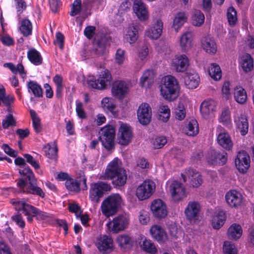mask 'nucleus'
<instances>
[{
    "label": "nucleus",
    "mask_w": 254,
    "mask_h": 254,
    "mask_svg": "<svg viewBox=\"0 0 254 254\" xmlns=\"http://www.w3.org/2000/svg\"><path fill=\"white\" fill-rule=\"evenodd\" d=\"M129 85L123 80H117L114 82L112 86L113 95L119 99H123L128 94Z\"/></svg>",
    "instance_id": "obj_19"
},
{
    "label": "nucleus",
    "mask_w": 254,
    "mask_h": 254,
    "mask_svg": "<svg viewBox=\"0 0 254 254\" xmlns=\"http://www.w3.org/2000/svg\"><path fill=\"white\" fill-rule=\"evenodd\" d=\"M125 51L121 49H118L115 56L116 62L119 65H122L125 60Z\"/></svg>",
    "instance_id": "obj_63"
},
{
    "label": "nucleus",
    "mask_w": 254,
    "mask_h": 254,
    "mask_svg": "<svg viewBox=\"0 0 254 254\" xmlns=\"http://www.w3.org/2000/svg\"><path fill=\"white\" fill-rule=\"evenodd\" d=\"M19 172L21 175L26 177L28 181L35 178L32 171L27 165L21 167V168L19 170Z\"/></svg>",
    "instance_id": "obj_56"
},
{
    "label": "nucleus",
    "mask_w": 254,
    "mask_h": 254,
    "mask_svg": "<svg viewBox=\"0 0 254 254\" xmlns=\"http://www.w3.org/2000/svg\"><path fill=\"white\" fill-rule=\"evenodd\" d=\"M150 210L153 216L158 219L164 218L168 215L167 205L160 199H156L152 201Z\"/></svg>",
    "instance_id": "obj_15"
},
{
    "label": "nucleus",
    "mask_w": 254,
    "mask_h": 254,
    "mask_svg": "<svg viewBox=\"0 0 254 254\" xmlns=\"http://www.w3.org/2000/svg\"><path fill=\"white\" fill-rule=\"evenodd\" d=\"M235 164L239 171L246 173L250 166V157L245 151H241L237 154L235 159Z\"/></svg>",
    "instance_id": "obj_21"
},
{
    "label": "nucleus",
    "mask_w": 254,
    "mask_h": 254,
    "mask_svg": "<svg viewBox=\"0 0 254 254\" xmlns=\"http://www.w3.org/2000/svg\"><path fill=\"white\" fill-rule=\"evenodd\" d=\"M188 220L195 223L199 220L201 214V206L197 201H190L184 211Z\"/></svg>",
    "instance_id": "obj_12"
},
{
    "label": "nucleus",
    "mask_w": 254,
    "mask_h": 254,
    "mask_svg": "<svg viewBox=\"0 0 254 254\" xmlns=\"http://www.w3.org/2000/svg\"><path fill=\"white\" fill-rule=\"evenodd\" d=\"M100 139L102 145L108 150L114 147V140L115 136V129L111 125L106 126L99 131Z\"/></svg>",
    "instance_id": "obj_10"
},
{
    "label": "nucleus",
    "mask_w": 254,
    "mask_h": 254,
    "mask_svg": "<svg viewBox=\"0 0 254 254\" xmlns=\"http://www.w3.org/2000/svg\"><path fill=\"white\" fill-rule=\"evenodd\" d=\"M167 142V139L164 136H158L153 138L151 140V145L153 148H162Z\"/></svg>",
    "instance_id": "obj_46"
},
{
    "label": "nucleus",
    "mask_w": 254,
    "mask_h": 254,
    "mask_svg": "<svg viewBox=\"0 0 254 254\" xmlns=\"http://www.w3.org/2000/svg\"><path fill=\"white\" fill-rule=\"evenodd\" d=\"M101 105L106 112H111L114 115L116 114V102L112 98H104L101 101Z\"/></svg>",
    "instance_id": "obj_35"
},
{
    "label": "nucleus",
    "mask_w": 254,
    "mask_h": 254,
    "mask_svg": "<svg viewBox=\"0 0 254 254\" xmlns=\"http://www.w3.org/2000/svg\"><path fill=\"white\" fill-rule=\"evenodd\" d=\"M46 156L52 159L57 158L58 155V148L55 142L48 143L45 146Z\"/></svg>",
    "instance_id": "obj_41"
},
{
    "label": "nucleus",
    "mask_w": 254,
    "mask_h": 254,
    "mask_svg": "<svg viewBox=\"0 0 254 254\" xmlns=\"http://www.w3.org/2000/svg\"><path fill=\"white\" fill-rule=\"evenodd\" d=\"M243 233L241 226L237 224H233L228 229L227 234L229 238L235 240L239 239Z\"/></svg>",
    "instance_id": "obj_39"
},
{
    "label": "nucleus",
    "mask_w": 254,
    "mask_h": 254,
    "mask_svg": "<svg viewBox=\"0 0 254 254\" xmlns=\"http://www.w3.org/2000/svg\"><path fill=\"white\" fill-rule=\"evenodd\" d=\"M223 248L224 254H237L238 251L235 245L228 241L224 242Z\"/></svg>",
    "instance_id": "obj_57"
},
{
    "label": "nucleus",
    "mask_w": 254,
    "mask_h": 254,
    "mask_svg": "<svg viewBox=\"0 0 254 254\" xmlns=\"http://www.w3.org/2000/svg\"><path fill=\"white\" fill-rule=\"evenodd\" d=\"M10 202L17 211L23 210L27 204L25 200L19 198L11 199Z\"/></svg>",
    "instance_id": "obj_55"
},
{
    "label": "nucleus",
    "mask_w": 254,
    "mask_h": 254,
    "mask_svg": "<svg viewBox=\"0 0 254 254\" xmlns=\"http://www.w3.org/2000/svg\"><path fill=\"white\" fill-rule=\"evenodd\" d=\"M17 184L21 191L37 195L41 198L45 196L44 191L37 185L36 178L28 181V183H26L23 179H19Z\"/></svg>",
    "instance_id": "obj_5"
},
{
    "label": "nucleus",
    "mask_w": 254,
    "mask_h": 254,
    "mask_svg": "<svg viewBox=\"0 0 254 254\" xmlns=\"http://www.w3.org/2000/svg\"><path fill=\"white\" fill-rule=\"evenodd\" d=\"M175 117L178 120H183L186 117V110L184 105L179 103L175 109Z\"/></svg>",
    "instance_id": "obj_59"
},
{
    "label": "nucleus",
    "mask_w": 254,
    "mask_h": 254,
    "mask_svg": "<svg viewBox=\"0 0 254 254\" xmlns=\"http://www.w3.org/2000/svg\"><path fill=\"white\" fill-rule=\"evenodd\" d=\"M14 100V98L13 96L11 95H6L5 92L4 93V95H3L0 99V102L1 101L4 105L8 107L7 110L10 112L11 109L9 106L13 103Z\"/></svg>",
    "instance_id": "obj_61"
},
{
    "label": "nucleus",
    "mask_w": 254,
    "mask_h": 254,
    "mask_svg": "<svg viewBox=\"0 0 254 254\" xmlns=\"http://www.w3.org/2000/svg\"><path fill=\"white\" fill-rule=\"evenodd\" d=\"M138 241L140 247L144 251L154 254L157 251V249L154 243L149 239H147L144 236L140 235L138 238Z\"/></svg>",
    "instance_id": "obj_32"
},
{
    "label": "nucleus",
    "mask_w": 254,
    "mask_h": 254,
    "mask_svg": "<svg viewBox=\"0 0 254 254\" xmlns=\"http://www.w3.org/2000/svg\"><path fill=\"white\" fill-rule=\"evenodd\" d=\"M217 130L218 132V143L226 150H231L233 147V143L229 134L221 126L218 127Z\"/></svg>",
    "instance_id": "obj_24"
},
{
    "label": "nucleus",
    "mask_w": 254,
    "mask_h": 254,
    "mask_svg": "<svg viewBox=\"0 0 254 254\" xmlns=\"http://www.w3.org/2000/svg\"><path fill=\"white\" fill-rule=\"evenodd\" d=\"M234 96L235 101L240 104L245 103L247 100L246 91L242 87H236L234 88Z\"/></svg>",
    "instance_id": "obj_38"
},
{
    "label": "nucleus",
    "mask_w": 254,
    "mask_h": 254,
    "mask_svg": "<svg viewBox=\"0 0 254 254\" xmlns=\"http://www.w3.org/2000/svg\"><path fill=\"white\" fill-rule=\"evenodd\" d=\"M30 113L34 129L36 133H39L42 130L40 119L34 110H30Z\"/></svg>",
    "instance_id": "obj_49"
},
{
    "label": "nucleus",
    "mask_w": 254,
    "mask_h": 254,
    "mask_svg": "<svg viewBox=\"0 0 254 254\" xmlns=\"http://www.w3.org/2000/svg\"><path fill=\"white\" fill-rule=\"evenodd\" d=\"M219 121L227 127H230L231 125V118L230 111L228 109H225L222 111L219 117Z\"/></svg>",
    "instance_id": "obj_47"
},
{
    "label": "nucleus",
    "mask_w": 254,
    "mask_h": 254,
    "mask_svg": "<svg viewBox=\"0 0 254 254\" xmlns=\"http://www.w3.org/2000/svg\"><path fill=\"white\" fill-rule=\"evenodd\" d=\"M112 189L110 184L98 182L91 186L89 198L95 202H98L103 195L104 191H110Z\"/></svg>",
    "instance_id": "obj_11"
},
{
    "label": "nucleus",
    "mask_w": 254,
    "mask_h": 254,
    "mask_svg": "<svg viewBox=\"0 0 254 254\" xmlns=\"http://www.w3.org/2000/svg\"><path fill=\"white\" fill-rule=\"evenodd\" d=\"M111 79V75L109 70L104 69L101 71L98 79H95L94 76H89L88 84L93 88L104 89L110 84Z\"/></svg>",
    "instance_id": "obj_8"
},
{
    "label": "nucleus",
    "mask_w": 254,
    "mask_h": 254,
    "mask_svg": "<svg viewBox=\"0 0 254 254\" xmlns=\"http://www.w3.org/2000/svg\"><path fill=\"white\" fill-rule=\"evenodd\" d=\"M188 16L185 12H178L173 20L172 27L173 29L178 31L187 21Z\"/></svg>",
    "instance_id": "obj_36"
},
{
    "label": "nucleus",
    "mask_w": 254,
    "mask_h": 254,
    "mask_svg": "<svg viewBox=\"0 0 254 254\" xmlns=\"http://www.w3.org/2000/svg\"><path fill=\"white\" fill-rule=\"evenodd\" d=\"M76 112L78 117L80 119L86 118V113L83 107V104L78 101L76 102Z\"/></svg>",
    "instance_id": "obj_64"
},
{
    "label": "nucleus",
    "mask_w": 254,
    "mask_h": 254,
    "mask_svg": "<svg viewBox=\"0 0 254 254\" xmlns=\"http://www.w3.org/2000/svg\"><path fill=\"white\" fill-rule=\"evenodd\" d=\"M199 131L198 124L195 120H191L187 125L185 128L186 133L190 136L197 134Z\"/></svg>",
    "instance_id": "obj_40"
},
{
    "label": "nucleus",
    "mask_w": 254,
    "mask_h": 254,
    "mask_svg": "<svg viewBox=\"0 0 254 254\" xmlns=\"http://www.w3.org/2000/svg\"><path fill=\"white\" fill-rule=\"evenodd\" d=\"M104 0H86L83 1L87 8L90 7L98 8L99 5L103 4Z\"/></svg>",
    "instance_id": "obj_62"
},
{
    "label": "nucleus",
    "mask_w": 254,
    "mask_h": 254,
    "mask_svg": "<svg viewBox=\"0 0 254 254\" xmlns=\"http://www.w3.org/2000/svg\"><path fill=\"white\" fill-rule=\"evenodd\" d=\"M225 199L227 203L231 207L238 208L241 205L243 197L242 194L233 190H229L225 194Z\"/></svg>",
    "instance_id": "obj_22"
},
{
    "label": "nucleus",
    "mask_w": 254,
    "mask_h": 254,
    "mask_svg": "<svg viewBox=\"0 0 254 254\" xmlns=\"http://www.w3.org/2000/svg\"><path fill=\"white\" fill-rule=\"evenodd\" d=\"M132 8L140 21H145L148 19L149 14L147 7L142 0H134Z\"/></svg>",
    "instance_id": "obj_23"
},
{
    "label": "nucleus",
    "mask_w": 254,
    "mask_h": 254,
    "mask_svg": "<svg viewBox=\"0 0 254 254\" xmlns=\"http://www.w3.org/2000/svg\"><path fill=\"white\" fill-rule=\"evenodd\" d=\"M22 211L25 215L27 216V220L29 222H31L33 220V217L37 216L38 214V209L28 203L25 206Z\"/></svg>",
    "instance_id": "obj_45"
},
{
    "label": "nucleus",
    "mask_w": 254,
    "mask_h": 254,
    "mask_svg": "<svg viewBox=\"0 0 254 254\" xmlns=\"http://www.w3.org/2000/svg\"><path fill=\"white\" fill-rule=\"evenodd\" d=\"M206 160L210 165H223L227 162V154L224 151L211 149L207 152Z\"/></svg>",
    "instance_id": "obj_13"
},
{
    "label": "nucleus",
    "mask_w": 254,
    "mask_h": 254,
    "mask_svg": "<svg viewBox=\"0 0 254 254\" xmlns=\"http://www.w3.org/2000/svg\"><path fill=\"white\" fill-rule=\"evenodd\" d=\"M240 64L243 69L246 72L251 71L253 68V59L249 54H245L241 57Z\"/></svg>",
    "instance_id": "obj_34"
},
{
    "label": "nucleus",
    "mask_w": 254,
    "mask_h": 254,
    "mask_svg": "<svg viewBox=\"0 0 254 254\" xmlns=\"http://www.w3.org/2000/svg\"><path fill=\"white\" fill-rule=\"evenodd\" d=\"M184 182H188L189 185L193 188H197L201 184L202 179L200 173L196 170L189 168L181 174Z\"/></svg>",
    "instance_id": "obj_14"
},
{
    "label": "nucleus",
    "mask_w": 254,
    "mask_h": 254,
    "mask_svg": "<svg viewBox=\"0 0 254 254\" xmlns=\"http://www.w3.org/2000/svg\"><path fill=\"white\" fill-rule=\"evenodd\" d=\"M234 122L242 135H245L248 133L249 124L246 116L242 114H237L234 117Z\"/></svg>",
    "instance_id": "obj_28"
},
{
    "label": "nucleus",
    "mask_w": 254,
    "mask_h": 254,
    "mask_svg": "<svg viewBox=\"0 0 254 254\" xmlns=\"http://www.w3.org/2000/svg\"><path fill=\"white\" fill-rule=\"evenodd\" d=\"M184 80L186 85L189 89H195L199 85V77L198 74L194 71H187L184 75Z\"/></svg>",
    "instance_id": "obj_27"
},
{
    "label": "nucleus",
    "mask_w": 254,
    "mask_h": 254,
    "mask_svg": "<svg viewBox=\"0 0 254 254\" xmlns=\"http://www.w3.org/2000/svg\"><path fill=\"white\" fill-rule=\"evenodd\" d=\"M101 179L111 180L114 186H123L126 183L127 175L122 167L121 161L118 158L114 159L107 166Z\"/></svg>",
    "instance_id": "obj_1"
},
{
    "label": "nucleus",
    "mask_w": 254,
    "mask_h": 254,
    "mask_svg": "<svg viewBox=\"0 0 254 254\" xmlns=\"http://www.w3.org/2000/svg\"><path fill=\"white\" fill-rule=\"evenodd\" d=\"M168 191L173 200L175 202L182 201L187 196L185 187L177 180L168 181Z\"/></svg>",
    "instance_id": "obj_4"
},
{
    "label": "nucleus",
    "mask_w": 254,
    "mask_h": 254,
    "mask_svg": "<svg viewBox=\"0 0 254 254\" xmlns=\"http://www.w3.org/2000/svg\"><path fill=\"white\" fill-rule=\"evenodd\" d=\"M65 185L67 190L70 191L78 192L80 190V186L83 190H87L86 179L82 178L79 183L72 179H67L65 183Z\"/></svg>",
    "instance_id": "obj_29"
},
{
    "label": "nucleus",
    "mask_w": 254,
    "mask_h": 254,
    "mask_svg": "<svg viewBox=\"0 0 254 254\" xmlns=\"http://www.w3.org/2000/svg\"><path fill=\"white\" fill-rule=\"evenodd\" d=\"M89 39L94 38L93 45L97 54L103 55L106 51V47L109 43V40L104 33H84Z\"/></svg>",
    "instance_id": "obj_7"
},
{
    "label": "nucleus",
    "mask_w": 254,
    "mask_h": 254,
    "mask_svg": "<svg viewBox=\"0 0 254 254\" xmlns=\"http://www.w3.org/2000/svg\"><path fill=\"white\" fill-rule=\"evenodd\" d=\"M20 32H31L32 30V23L28 19L21 20L19 27Z\"/></svg>",
    "instance_id": "obj_60"
},
{
    "label": "nucleus",
    "mask_w": 254,
    "mask_h": 254,
    "mask_svg": "<svg viewBox=\"0 0 254 254\" xmlns=\"http://www.w3.org/2000/svg\"><path fill=\"white\" fill-rule=\"evenodd\" d=\"M227 18L231 26H234L237 22V12L233 7H229L227 10Z\"/></svg>",
    "instance_id": "obj_53"
},
{
    "label": "nucleus",
    "mask_w": 254,
    "mask_h": 254,
    "mask_svg": "<svg viewBox=\"0 0 254 254\" xmlns=\"http://www.w3.org/2000/svg\"><path fill=\"white\" fill-rule=\"evenodd\" d=\"M133 133L131 127L127 124L122 123L118 130V140L119 143L127 145L131 141Z\"/></svg>",
    "instance_id": "obj_17"
},
{
    "label": "nucleus",
    "mask_w": 254,
    "mask_h": 254,
    "mask_svg": "<svg viewBox=\"0 0 254 254\" xmlns=\"http://www.w3.org/2000/svg\"><path fill=\"white\" fill-rule=\"evenodd\" d=\"M171 65L176 72H184L190 65V60L185 54L176 55L172 59Z\"/></svg>",
    "instance_id": "obj_16"
},
{
    "label": "nucleus",
    "mask_w": 254,
    "mask_h": 254,
    "mask_svg": "<svg viewBox=\"0 0 254 254\" xmlns=\"http://www.w3.org/2000/svg\"><path fill=\"white\" fill-rule=\"evenodd\" d=\"M204 15L201 11L194 10L191 16L192 23L193 25L201 26L204 23Z\"/></svg>",
    "instance_id": "obj_44"
},
{
    "label": "nucleus",
    "mask_w": 254,
    "mask_h": 254,
    "mask_svg": "<svg viewBox=\"0 0 254 254\" xmlns=\"http://www.w3.org/2000/svg\"><path fill=\"white\" fill-rule=\"evenodd\" d=\"M192 35L191 33H184L180 38V46L184 52L189 51L192 47Z\"/></svg>",
    "instance_id": "obj_33"
},
{
    "label": "nucleus",
    "mask_w": 254,
    "mask_h": 254,
    "mask_svg": "<svg viewBox=\"0 0 254 254\" xmlns=\"http://www.w3.org/2000/svg\"><path fill=\"white\" fill-rule=\"evenodd\" d=\"M225 215L223 211H220L214 215L212 219V226L214 229H219L224 224Z\"/></svg>",
    "instance_id": "obj_42"
},
{
    "label": "nucleus",
    "mask_w": 254,
    "mask_h": 254,
    "mask_svg": "<svg viewBox=\"0 0 254 254\" xmlns=\"http://www.w3.org/2000/svg\"><path fill=\"white\" fill-rule=\"evenodd\" d=\"M16 122L11 113L6 115L2 122V127L4 129L8 128L10 127L16 126Z\"/></svg>",
    "instance_id": "obj_52"
},
{
    "label": "nucleus",
    "mask_w": 254,
    "mask_h": 254,
    "mask_svg": "<svg viewBox=\"0 0 254 254\" xmlns=\"http://www.w3.org/2000/svg\"><path fill=\"white\" fill-rule=\"evenodd\" d=\"M216 103L214 100L210 99L204 101L200 106L201 116L206 119L212 117L216 110Z\"/></svg>",
    "instance_id": "obj_25"
},
{
    "label": "nucleus",
    "mask_w": 254,
    "mask_h": 254,
    "mask_svg": "<svg viewBox=\"0 0 254 254\" xmlns=\"http://www.w3.org/2000/svg\"><path fill=\"white\" fill-rule=\"evenodd\" d=\"M210 76L215 80H219L222 77V72L219 65L216 64H211L208 67Z\"/></svg>",
    "instance_id": "obj_43"
},
{
    "label": "nucleus",
    "mask_w": 254,
    "mask_h": 254,
    "mask_svg": "<svg viewBox=\"0 0 254 254\" xmlns=\"http://www.w3.org/2000/svg\"><path fill=\"white\" fill-rule=\"evenodd\" d=\"M159 88L161 95L166 100L173 101L179 97L180 87L178 80L173 76L168 75L162 77Z\"/></svg>",
    "instance_id": "obj_2"
},
{
    "label": "nucleus",
    "mask_w": 254,
    "mask_h": 254,
    "mask_svg": "<svg viewBox=\"0 0 254 254\" xmlns=\"http://www.w3.org/2000/svg\"><path fill=\"white\" fill-rule=\"evenodd\" d=\"M129 216L127 214L118 215L114 217L112 221L106 224L110 232L117 233L126 229L129 223Z\"/></svg>",
    "instance_id": "obj_6"
},
{
    "label": "nucleus",
    "mask_w": 254,
    "mask_h": 254,
    "mask_svg": "<svg viewBox=\"0 0 254 254\" xmlns=\"http://www.w3.org/2000/svg\"><path fill=\"white\" fill-rule=\"evenodd\" d=\"M154 73L153 70H146L142 74L139 79V84L141 87L148 88L154 83Z\"/></svg>",
    "instance_id": "obj_30"
},
{
    "label": "nucleus",
    "mask_w": 254,
    "mask_h": 254,
    "mask_svg": "<svg viewBox=\"0 0 254 254\" xmlns=\"http://www.w3.org/2000/svg\"><path fill=\"white\" fill-rule=\"evenodd\" d=\"M27 58L34 65H38L42 63L43 59L40 53L34 48H31L28 50Z\"/></svg>",
    "instance_id": "obj_37"
},
{
    "label": "nucleus",
    "mask_w": 254,
    "mask_h": 254,
    "mask_svg": "<svg viewBox=\"0 0 254 254\" xmlns=\"http://www.w3.org/2000/svg\"><path fill=\"white\" fill-rule=\"evenodd\" d=\"M152 237L159 243L165 242L167 238L164 229L159 225H153L150 229Z\"/></svg>",
    "instance_id": "obj_31"
},
{
    "label": "nucleus",
    "mask_w": 254,
    "mask_h": 254,
    "mask_svg": "<svg viewBox=\"0 0 254 254\" xmlns=\"http://www.w3.org/2000/svg\"><path fill=\"white\" fill-rule=\"evenodd\" d=\"M156 185L152 180H146L136 189L135 195L139 200H144L149 198L155 190Z\"/></svg>",
    "instance_id": "obj_9"
},
{
    "label": "nucleus",
    "mask_w": 254,
    "mask_h": 254,
    "mask_svg": "<svg viewBox=\"0 0 254 254\" xmlns=\"http://www.w3.org/2000/svg\"><path fill=\"white\" fill-rule=\"evenodd\" d=\"M203 49L208 54L213 55L217 51V46L214 39L208 35L204 36L201 40Z\"/></svg>",
    "instance_id": "obj_26"
},
{
    "label": "nucleus",
    "mask_w": 254,
    "mask_h": 254,
    "mask_svg": "<svg viewBox=\"0 0 254 254\" xmlns=\"http://www.w3.org/2000/svg\"><path fill=\"white\" fill-rule=\"evenodd\" d=\"M95 245L102 254L110 253L114 250L113 240L107 235H101L98 237Z\"/></svg>",
    "instance_id": "obj_18"
},
{
    "label": "nucleus",
    "mask_w": 254,
    "mask_h": 254,
    "mask_svg": "<svg viewBox=\"0 0 254 254\" xmlns=\"http://www.w3.org/2000/svg\"><path fill=\"white\" fill-rule=\"evenodd\" d=\"M130 238L127 235H121L118 236L116 242L119 246L122 248H126L130 245Z\"/></svg>",
    "instance_id": "obj_54"
},
{
    "label": "nucleus",
    "mask_w": 254,
    "mask_h": 254,
    "mask_svg": "<svg viewBox=\"0 0 254 254\" xmlns=\"http://www.w3.org/2000/svg\"><path fill=\"white\" fill-rule=\"evenodd\" d=\"M137 116L139 122L143 125H148L151 121V109L149 104L143 103L138 107Z\"/></svg>",
    "instance_id": "obj_20"
},
{
    "label": "nucleus",
    "mask_w": 254,
    "mask_h": 254,
    "mask_svg": "<svg viewBox=\"0 0 254 254\" xmlns=\"http://www.w3.org/2000/svg\"><path fill=\"white\" fill-rule=\"evenodd\" d=\"M28 88L31 91L35 97H41L42 96V89L37 82L33 81L29 82Z\"/></svg>",
    "instance_id": "obj_48"
},
{
    "label": "nucleus",
    "mask_w": 254,
    "mask_h": 254,
    "mask_svg": "<svg viewBox=\"0 0 254 254\" xmlns=\"http://www.w3.org/2000/svg\"><path fill=\"white\" fill-rule=\"evenodd\" d=\"M53 80L56 85V95L60 97L64 88L63 77L59 74H56Z\"/></svg>",
    "instance_id": "obj_51"
},
{
    "label": "nucleus",
    "mask_w": 254,
    "mask_h": 254,
    "mask_svg": "<svg viewBox=\"0 0 254 254\" xmlns=\"http://www.w3.org/2000/svg\"><path fill=\"white\" fill-rule=\"evenodd\" d=\"M71 6V10L69 12V14L72 16L77 15L80 13L81 10V0H74Z\"/></svg>",
    "instance_id": "obj_58"
},
{
    "label": "nucleus",
    "mask_w": 254,
    "mask_h": 254,
    "mask_svg": "<svg viewBox=\"0 0 254 254\" xmlns=\"http://www.w3.org/2000/svg\"><path fill=\"white\" fill-rule=\"evenodd\" d=\"M159 120L166 122L170 117V110L168 106L161 105L159 108Z\"/></svg>",
    "instance_id": "obj_50"
},
{
    "label": "nucleus",
    "mask_w": 254,
    "mask_h": 254,
    "mask_svg": "<svg viewBox=\"0 0 254 254\" xmlns=\"http://www.w3.org/2000/svg\"><path fill=\"white\" fill-rule=\"evenodd\" d=\"M124 204V200L122 196L119 193H113L102 201L101 210L104 215L109 217L115 215Z\"/></svg>",
    "instance_id": "obj_3"
}]
</instances>
